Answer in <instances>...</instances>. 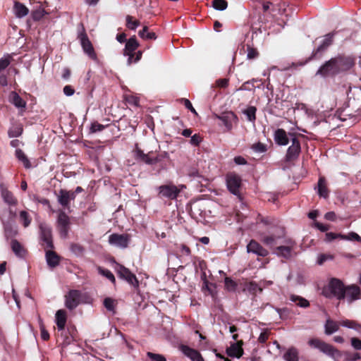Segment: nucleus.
I'll return each instance as SVG.
<instances>
[{
    "label": "nucleus",
    "mask_w": 361,
    "mask_h": 361,
    "mask_svg": "<svg viewBox=\"0 0 361 361\" xmlns=\"http://www.w3.org/2000/svg\"><path fill=\"white\" fill-rule=\"evenodd\" d=\"M355 64L353 58L338 54L326 61L317 71L316 75L323 78L334 77L341 72L350 70Z\"/></svg>",
    "instance_id": "obj_1"
},
{
    "label": "nucleus",
    "mask_w": 361,
    "mask_h": 361,
    "mask_svg": "<svg viewBox=\"0 0 361 361\" xmlns=\"http://www.w3.org/2000/svg\"><path fill=\"white\" fill-rule=\"evenodd\" d=\"M263 13H259L257 16L253 15L250 17L251 29L254 32L259 31L262 32V30H266L267 23H268L276 13L280 12V8L278 6L273 5L270 2H264L262 4Z\"/></svg>",
    "instance_id": "obj_2"
},
{
    "label": "nucleus",
    "mask_w": 361,
    "mask_h": 361,
    "mask_svg": "<svg viewBox=\"0 0 361 361\" xmlns=\"http://www.w3.org/2000/svg\"><path fill=\"white\" fill-rule=\"evenodd\" d=\"M345 285L341 280L331 278L326 286L322 290V294L328 298H336L338 300H344Z\"/></svg>",
    "instance_id": "obj_3"
},
{
    "label": "nucleus",
    "mask_w": 361,
    "mask_h": 361,
    "mask_svg": "<svg viewBox=\"0 0 361 361\" xmlns=\"http://www.w3.org/2000/svg\"><path fill=\"white\" fill-rule=\"evenodd\" d=\"M308 345L313 348L318 349L322 353L326 354L334 360H336L341 355V353L332 345L329 344L317 338L310 339L308 341Z\"/></svg>",
    "instance_id": "obj_4"
},
{
    "label": "nucleus",
    "mask_w": 361,
    "mask_h": 361,
    "mask_svg": "<svg viewBox=\"0 0 361 361\" xmlns=\"http://www.w3.org/2000/svg\"><path fill=\"white\" fill-rule=\"evenodd\" d=\"M334 35V32L326 34L322 43L317 48L313 49L310 56L300 65H305L306 63L312 60H319L322 59L328 48L333 44Z\"/></svg>",
    "instance_id": "obj_5"
},
{
    "label": "nucleus",
    "mask_w": 361,
    "mask_h": 361,
    "mask_svg": "<svg viewBox=\"0 0 361 361\" xmlns=\"http://www.w3.org/2000/svg\"><path fill=\"white\" fill-rule=\"evenodd\" d=\"M80 29L78 30V39L80 40L81 46L84 52L88 55V56L94 60H97V56L93 47L92 42H90L82 23L80 24Z\"/></svg>",
    "instance_id": "obj_6"
},
{
    "label": "nucleus",
    "mask_w": 361,
    "mask_h": 361,
    "mask_svg": "<svg viewBox=\"0 0 361 361\" xmlns=\"http://www.w3.org/2000/svg\"><path fill=\"white\" fill-rule=\"evenodd\" d=\"M226 183L228 191L242 200L240 190L243 184L240 176L234 172H229L226 175Z\"/></svg>",
    "instance_id": "obj_7"
},
{
    "label": "nucleus",
    "mask_w": 361,
    "mask_h": 361,
    "mask_svg": "<svg viewBox=\"0 0 361 361\" xmlns=\"http://www.w3.org/2000/svg\"><path fill=\"white\" fill-rule=\"evenodd\" d=\"M185 188L184 185H180L178 187L172 183L162 185L157 188L158 195L160 197H165L169 200H176Z\"/></svg>",
    "instance_id": "obj_8"
},
{
    "label": "nucleus",
    "mask_w": 361,
    "mask_h": 361,
    "mask_svg": "<svg viewBox=\"0 0 361 361\" xmlns=\"http://www.w3.org/2000/svg\"><path fill=\"white\" fill-rule=\"evenodd\" d=\"M291 145L287 150L285 158H295L300 155L301 151V142L304 140V137L301 134L290 133Z\"/></svg>",
    "instance_id": "obj_9"
},
{
    "label": "nucleus",
    "mask_w": 361,
    "mask_h": 361,
    "mask_svg": "<svg viewBox=\"0 0 361 361\" xmlns=\"http://www.w3.org/2000/svg\"><path fill=\"white\" fill-rule=\"evenodd\" d=\"M115 271L120 279L125 280L135 288L139 286V281L136 276L133 274L129 269L122 264L116 263Z\"/></svg>",
    "instance_id": "obj_10"
},
{
    "label": "nucleus",
    "mask_w": 361,
    "mask_h": 361,
    "mask_svg": "<svg viewBox=\"0 0 361 361\" xmlns=\"http://www.w3.org/2000/svg\"><path fill=\"white\" fill-rule=\"evenodd\" d=\"M82 293L78 290H70L65 295V306L69 310L75 309L82 300Z\"/></svg>",
    "instance_id": "obj_11"
},
{
    "label": "nucleus",
    "mask_w": 361,
    "mask_h": 361,
    "mask_svg": "<svg viewBox=\"0 0 361 361\" xmlns=\"http://www.w3.org/2000/svg\"><path fill=\"white\" fill-rule=\"evenodd\" d=\"M39 238L45 244V248L54 249L52 230L49 225L42 222L39 225Z\"/></svg>",
    "instance_id": "obj_12"
},
{
    "label": "nucleus",
    "mask_w": 361,
    "mask_h": 361,
    "mask_svg": "<svg viewBox=\"0 0 361 361\" xmlns=\"http://www.w3.org/2000/svg\"><path fill=\"white\" fill-rule=\"evenodd\" d=\"M75 200V192L71 190L61 189L57 195L59 204L64 209L70 210L71 201Z\"/></svg>",
    "instance_id": "obj_13"
},
{
    "label": "nucleus",
    "mask_w": 361,
    "mask_h": 361,
    "mask_svg": "<svg viewBox=\"0 0 361 361\" xmlns=\"http://www.w3.org/2000/svg\"><path fill=\"white\" fill-rule=\"evenodd\" d=\"M130 236L128 234L113 233L109 237L110 245L124 249L128 246Z\"/></svg>",
    "instance_id": "obj_14"
},
{
    "label": "nucleus",
    "mask_w": 361,
    "mask_h": 361,
    "mask_svg": "<svg viewBox=\"0 0 361 361\" xmlns=\"http://www.w3.org/2000/svg\"><path fill=\"white\" fill-rule=\"evenodd\" d=\"M139 45V42H137L135 36L131 37L126 41L125 49H123V54L128 56V65H130L133 63L135 51L138 48Z\"/></svg>",
    "instance_id": "obj_15"
},
{
    "label": "nucleus",
    "mask_w": 361,
    "mask_h": 361,
    "mask_svg": "<svg viewBox=\"0 0 361 361\" xmlns=\"http://www.w3.org/2000/svg\"><path fill=\"white\" fill-rule=\"evenodd\" d=\"M343 291L344 300L346 299L349 303H352L353 302L359 300L361 297L360 289L359 286L355 284L347 286H345Z\"/></svg>",
    "instance_id": "obj_16"
},
{
    "label": "nucleus",
    "mask_w": 361,
    "mask_h": 361,
    "mask_svg": "<svg viewBox=\"0 0 361 361\" xmlns=\"http://www.w3.org/2000/svg\"><path fill=\"white\" fill-rule=\"evenodd\" d=\"M286 245L278 246L276 248V254L286 259L291 258L292 251L295 245V243L292 239H287L285 240Z\"/></svg>",
    "instance_id": "obj_17"
},
{
    "label": "nucleus",
    "mask_w": 361,
    "mask_h": 361,
    "mask_svg": "<svg viewBox=\"0 0 361 361\" xmlns=\"http://www.w3.org/2000/svg\"><path fill=\"white\" fill-rule=\"evenodd\" d=\"M216 117L222 122L228 130H231L233 123L238 121L237 116L232 111L224 112L221 115H216Z\"/></svg>",
    "instance_id": "obj_18"
},
{
    "label": "nucleus",
    "mask_w": 361,
    "mask_h": 361,
    "mask_svg": "<svg viewBox=\"0 0 361 361\" xmlns=\"http://www.w3.org/2000/svg\"><path fill=\"white\" fill-rule=\"evenodd\" d=\"M133 153L136 158H154L152 156L153 149L147 144H135Z\"/></svg>",
    "instance_id": "obj_19"
},
{
    "label": "nucleus",
    "mask_w": 361,
    "mask_h": 361,
    "mask_svg": "<svg viewBox=\"0 0 361 361\" xmlns=\"http://www.w3.org/2000/svg\"><path fill=\"white\" fill-rule=\"evenodd\" d=\"M290 133L287 134L286 130L283 128H278L274 132V139L278 145L285 146L287 145L290 141Z\"/></svg>",
    "instance_id": "obj_20"
},
{
    "label": "nucleus",
    "mask_w": 361,
    "mask_h": 361,
    "mask_svg": "<svg viewBox=\"0 0 361 361\" xmlns=\"http://www.w3.org/2000/svg\"><path fill=\"white\" fill-rule=\"evenodd\" d=\"M247 250L248 252H252L261 257H266L269 254V252L265 248L254 240H252L248 243Z\"/></svg>",
    "instance_id": "obj_21"
},
{
    "label": "nucleus",
    "mask_w": 361,
    "mask_h": 361,
    "mask_svg": "<svg viewBox=\"0 0 361 361\" xmlns=\"http://www.w3.org/2000/svg\"><path fill=\"white\" fill-rule=\"evenodd\" d=\"M12 57L10 55L0 59V85L6 86L8 85L7 77L3 71L10 65Z\"/></svg>",
    "instance_id": "obj_22"
},
{
    "label": "nucleus",
    "mask_w": 361,
    "mask_h": 361,
    "mask_svg": "<svg viewBox=\"0 0 361 361\" xmlns=\"http://www.w3.org/2000/svg\"><path fill=\"white\" fill-rule=\"evenodd\" d=\"M182 353L192 361H204L200 353L195 349L185 345L180 346Z\"/></svg>",
    "instance_id": "obj_23"
},
{
    "label": "nucleus",
    "mask_w": 361,
    "mask_h": 361,
    "mask_svg": "<svg viewBox=\"0 0 361 361\" xmlns=\"http://www.w3.org/2000/svg\"><path fill=\"white\" fill-rule=\"evenodd\" d=\"M340 326H341V322H338L330 318H328L324 324L325 334L329 336L334 334L339 330Z\"/></svg>",
    "instance_id": "obj_24"
},
{
    "label": "nucleus",
    "mask_w": 361,
    "mask_h": 361,
    "mask_svg": "<svg viewBox=\"0 0 361 361\" xmlns=\"http://www.w3.org/2000/svg\"><path fill=\"white\" fill-rule=\"evenodd\" d=\"M45 257L49 267L54 268L59 264L60 257L54 251L47 250Z\"/></svg>",
    "instance_id": "obj_25"
},
{
    "label": "nucleus",
    "mask_w": 361,
    "mask_h": 361,
    "mask_svg": "<svg viewBox=\"0 0 361 361\" xmlns=\"http://www.w3.org/2000/svg\"><path fill=\"white\" fill-rule=\"evenodd\" d=\"M226 353L228 356L232 357H240L243 353V350L240 345V342L231 344V346L226 349Z\"/></svg>",
    "instance_id": "obj_26"
},
{
    "label": "nucleus",
    "mask_w": 361,
    "mask_h": 361,
    "mask_svg": "<svg viewBox=\"0 0 361 361\" xmlns=\"http://www.w3.org/2000/svg\"><path fill=\"white\" fill-rule=\"evenodd\" d=\"M66 312L63 310H59L56 312L55 320L59 331H63L66 323Z\"/></svg>",
    "instance_id": "obj_27"
},
{
    "label": "nucleus",
    "mask_w": 361,
    "mask_h": 361,
    "mask_svg": "<svg viewBox=\"0 0 361 361\" xmlns=\"http://www.w3.org/2000/svg\"><path fill=\"white\" fill-rule=\"evenodd\" d=\"M11 246L12 251L18 257L24 258L25 257L26 250L17 240L13 239Z\"/></svg>",
    "instance_id": "obj_28"
},
{
    "label": "nucleus",
    "mask_w": 361,
    "mask_h": 361,
    "mask_svg": "<svg viewBox=\"0 0 361 361\" xmlns=\"http://www.w3.org/2000/svg\"><path fill=\"white\" fill-rule=\"evenodd\" d=\"M13 9L16 16L20 18L27 16L29 13L28 8L19 1H15Z\"/></svg>",
    "instance_id": "obj_29"
},
{
    "label": "nucleus",
    "mask_w": 361,
    "mask_h": 361,
    "mask_svg": "<svg viewBox=\"0 0 361 361\" xmlns=\"http://www.w3.org/2000/svg\"><path fill=\"white\" fill-rule=\"evenodd\" d=\"M318 194L320 197L327 198L329 197V190L326 187V179L324 177H319L318 183Z\"/></svg>",
    "instance_id": "obj_30"
},
{
    "label": "nucleus",
    "mask_w": 361,
    "mask_h": 361,
    "mask_svg": "<svg viewBox=\"0 0 361 361\" xmlns=\"http://www.w3.org/2000/svg\"><path fill=\"white\" fill-rule=\"evenodd\" d=\"M286 361H298L299 360V353L296 348H289L286 353L283 356Z\"/></svg>",
    "instance_id": "obj_31"
},
{
    "label": "nucleus",
    "mask_w": 361,
    "mask_h": 361,
    "mask_svg": "<svg viewBox=\"0 0 361 361\" xmlns=\"http://www.w3.org/2000/svg\"><path fill=\"white\" fill-rule=\"evenodd\" d=\"M291 302H295L297 306L302 308H307L310 306V302L300 295L291 294L289 297Z\"/></svg>",
    "instance_id": "obj_32"
},
{
    "label": "nucleus",
    "mask_w": 361,
    "mask_h": 361,
    "mask_svg": "<svg viewBox=\"0 0 361 361\" xmlns=\"http://www.w3.org/2000/svg\"><path fill=\"white\" fill-rule=\"evenodd\" d=\"M1 197L4 201L8 205L14 206L17 204L16 199L14 197L12 192L7 189L1 190Z\"/></svg>",
    "instance_id": "obj_33"
},
{
    "label": "nucleus",
    "mask_w": 361,
    "mask_h": 361,
    "mask_svg": "<svg viewBox=\"0 0 361 361\" xmlns=\"http://www.w3.org/2000/svg\"><path fill=\"white\" fill-rule=\"evenodd\" d=\"M342 326L355 330L357 333L361 334V324L354 320L345 319L341 321Z\"/></svg>",
    "instance_id": "obj_34"
},
{
    "label": "nucleus",
    "mask_w": 361,
    "mask_h": 361,
    "mask_svg": "<svg viewBox=\"0 0 361 361\" xmlns=\"http://www.w3.org/2000/svg\"><path fill=\"white\" fill-rule=\"evenodd\" d=\"M257 108L254 106H249L247 109L243 111V113L246 116L247 121L254 123L256 121Z\"/></svg>",
    "instance_id": "obj_35"
},
{
    "label": "nucleus",
    "mask_w": 361,
    "mask_h": 361,
    "mask_svg": "<svg viewBox=\"0 0 361 361\" xmlns=\"http://www.w3.org/2000/svg\"><path fill=\"white\" fill-rule=\"evenodd\" d=\"M97 271L99 274L102 276L106 277L107 279H109L113 284H116V279L114 275L112 274V272L107 269H104L102 267H97Z\"/></svg>",
    "instance_id": "obj_36"
},
{
    "label": "nucleus",
    "mask_w": 361,
    "mask_h": 361,
    "mask_svg": "<svg viewBox=\"0 0 361 361\" xmlns=\"http://www.w3.org/2000/svg\"><path fill=\"white\" fill-rule=\"evenodd\" d=\"M245 289L251 294L262 292V288L255 281H250L245 285Z\"/></svg>",
    "instance_id": "obj_37"
},
{
    "label": "nucleus",
    "mask_w": 361,
    "mask_h": 361,
    "mask_svg": "<svg viewBox=\"0 0 361 361\" xmlns=\"http://www.w3.org/2000/svg\"><path fill=\"white\" fill-rule=\"evenodd\" d=\"M23 131V126L20 124L13 126L8 132L10 137H17L22 135Z\"/></svg>",
    "instance_id": "obj_38"
},
{
    "label": "nucleus",
    "mask_w": 361,
    "mask_h": 361,
    "mask_svg": "<svg viewBox=\"0 0 361 361\" xmlns=\"http://www.w3.org/2000/svg\"><path fill=\"white\" fill-rule=\"evenodd\" d=\"M139 36L142 39H156L157 35L154 32H149L148 27L145 26L142 30L139 31Z\"/></svg>",
    "instance_id": "obj_39"
},
{
    "label": "nucleus",
    "mask_w": 361,
    "mask_h": 361,
    "mask_svg": "<svg viewBox=\"0 0 361 361\" xmlns=\"http://www.w3.org/2000/svg\"><path fill=\"white\" fill-rule=\"evenodd\" d=\"M57 224L63 226H69L70 225L69 217L63 211H61L59 214Z\"/></svg>",
    "instance_id": "obj_40"
},
{
    "label": "nucleus",
    "mask_w": 361,
    "mask_h": 361,
    "mask_svg": "<svg viewBox=\"0 0 361 361\" xmlns=\"http://www.w3.org/2000/svg\"><path fill=\"white\" fill-rule=\"evenodd\" d=\"M259 81L258 79L252 78V80L245 82L238 89V90L254 91L255 89V83Z\"/></svg>",
    "instance_id": "obj_41"
},
{
    "label": "nucleus",
    "mask_w": 361,
    "mask_h": 361,
    "mask_svg": "<svg viewBox=\"0 0 361 361\" xmlns=\"http://www.w3.org/2000/svg\"><path fill=\"white\" fill-rule=\"evenodd\" d=\"M212 6L217 11H224L228 7V2L226 0H213L212 1Z\"/></svg>",
    "instance_id": "obj_42"
},
{
    "label": "nucleus",
    "mask_w": 361,
    "mask_h": 361,
    "mask_svg": "<svg viewBox=\"0 0 361 361\" xmlns=\"http://www.w3.org/2000/svg\"><path fill=\"white\" fill-rule=\"evenodd\" d=\"M126 19V25L130 30H135L140 24V22L138 20H133V17L130 15H127Z\"/></svg>",
    "instance_id": "obj_43"
},
{
    "label": "nucleus",
    "mask_w": 361,
    "mask_h": 361,
    "mask_svg": "<svg viewBox=\"0 0 361 361\" xmlns=\"http://www.w3.org/2000/svg\"><path fill=\"white\" fill-rule=\"evenodd\" d=\"M183 173L190 177H200L199 171L196 166H186L183 169Z\"/></svg>",
    "instance_id": "obj_44"
},
{
    "label": "nucleus",
    "mask_w": 361,
    "mask_h": 361,
    "mask_svg": "<svg viewBox=\"0 0 361 361\" xmlns=\"http://www.w3.org/2000/svg\"><path fill=\"white\" fill-rule=\"evenodd\" d=\"M19 216L25 228L30 226L32 219L26 211H21L19 214Z\"/></svg>",
    "instance_id": "obj_45"
},
{
    "label": "nucleus",
    "mask_w": 361,
    "mask_h": 361,
    "mask_svg": "<svg viewBox=\"0 0 361 361\" xmlns=\"http://www.w3.org/2000/svg\"><path fill=\"white\" fill-rule=\"evenodd\" d=\"M251 149L255 153H264L267 151V145L261 142H258L252 145Z\"/></svg>",
    "instance_id": "obj_46"
},
{
    "label": "nucleus",
    "mask_w": 361,
    "mask_h": 361,
    "mask_svg": "<svg viewBox=\"0 0 361 361\" xmlns=\"http://www.w3.org/2000/svg\"><path fill=\"white\" fill-rule=\"evenodd\" d=\"M247 58L250 60L257 59L259 54L256 48L249 44H247Z\"/></svg>",
    "instance_id": "obj_47"
},
{
    "label": "nucleus",
    "mask_w": 361,
    "mask_h": 361,
    "mask_svg": "<svg viewBox=\"0 0 361 361\" xmlns=\"http://www.w3.org/2000/svg\"><path fill=\"white\" fill-rule=\"evenodd\" d=\"M71 250L76 256H82L85 252V248L79 244L73 243L71 245Z\"/></svg>",
    "instance_id": "obj_48"
},
{
    "label": "nucleus",
    "mask_w": 361,
    "mask_h": 361,
    "mask_svg": "<svg viewBox=\"0 0 361 361\" xmlns=\"http://www.w3.org/2000/svg\"><path fill=\"white\" fill-rule=\"evenodd\" d=\"M4 233L6 238H13L17 235L18 231L11 226H6L4 229Z\"/></svg>",
    "instance_id": "obj_49"
},
{
    "label": "nucleus",
    "mask_w": 361,
    "mask_h": 361,
    "mask_svg": "<svg viewBox=\"0 0 361 361\" xmlns=\"http://www.w3.org/2000/svg\"><path fill=\"white\" fill-rule=\"evenodd\" d=\"M341 240H355L357 242L361 241V237L355 232H350L348 235L343 234V236H341Z\"/></svg>",
    "instance_id": "obj_50"
},
{
    "label": "nucleus",
    "mask_w": 361,
    "mask_h": 361,
    "mask_svg": "<svg viewBox=\"0 0 361 361\" xmlns=\"http://www.w3.org/2000/svg\"><path fill=\"white\" fill-rule=\"evenodd\" d=\"M345 361H357L361 358L360 354L358 353H352L348 351L343 353Z\"/></svg>",
    "instance_id": "obj_51"
},
{
    "label": "nucleus",
    "mask_w": 361,
    "mask_h": 361,
    "mask_svg": "<svg viewBox=\"0 0 361 361\" xmlns=\"http://www.w3.org/2000/svg\"><path fill=\"white\" fill-rule=\"evenodd\" d=\"M115 300L111 298H106L104 300L103 305L105 308L110 312H114L115 309Z\"/></svg>",
    "instance_id": "obj_52"
},
{
    "label": "nucleus",
    "mask_w": 361,
    "mask_h": 361,
    "mask_svg": "<svg viewBox=\"0 0 361 361\" xmlns=\"http://www.w3.org/2000/svg\"><path fill=\"white\" fill-rule=\"evenodd\" d=\"M225 288L228 291H234L236 289L237 283L229 277H226L225 280Z\"/></svg>",
    "instance_id": "obj_53"
},
{
    "label": "nucleus",
    "mask_w": 361,
    "mask_h": 361,
    "mask_svg": "<svg viewBox=\"0 0 361 361\" xmlns=\"http://www.w3.org/2000/svg\"><path fill=\"white\" fill-rule=\"evenodd\" d=\"M13 104L16 107H25V101L16 92H14L13 95Z\"/></svg>",
    "instance_id": "obj_54"
},
{
    "label": "nucleus",
    "mask_w": 361,
    "mask_h": 361,
    "mask_svg": "<svg viewBox=\"0 0 361 361\" xmlns=\"http://www.w3.org/2000/svg\"><path fill=\"white\" fill-rule=\"evenodd\" d=\"M147 356L152 361H166V357L161 354L154 353L152 352H147Z\"/></svg>",
    "instance_id": "obj_55"
},
{
    "label": "nucleus",
    "mask_w": 361,
    "mask_h": 361,
    "mask_svg": "<svg viewBox=\"0 0 361 361\" xmlns=\"http://www.w3.org/2000/svg\"><path fill=\"white\" fill-rule=\"evenodd\" d=\"M341 236H343V234L341 233H335L332 232L326 233L325 235V241L326 242H331L335 239L340 238Z\"/></svg>",
    "instance_id": "obj_56"
},
{
    "label": "nucleus",
    "mask_w": 361,
    "mask_h": 361,
    "mask_svg": "<svg viewBox=\"0 0 361 361\" xmlns=\"http://www.w3.org/2000/svg\"><path fill=\"white\" fill-rule=\"evenodd\" d=\"M181 101L187 109L190 111L195 115H197L196 110L193 108V106L189 99L183 98L181 99Z\"/></svg>",
    "instance_id": "obj_57"
},
{
    "label": "nucleus",
    "mask_w": 361,
    "mask_h": 361,
    "mask_svg": "<svg viewBox=\"0 0 361 361\" xmlns=\"http://www.w3.org/2000/svg\"><path fill=\"white\" fill-rule=\"evenodd\" d=\"M105 128L104 125H102L97 122L92 123L90 131L91 133H97L103 130Z\"/></svg>",
    "instance_id": "obj_58"
},
{
    "label": "nucleus",
    "mask_w": 361,
    "mask_h": 361,
    "mask_svg": "<svg viewBox=\"0 0 361 361\" xmlns=\"http://www.w3.org/2000/svg\"><path fill=\"white\" fill-rule=\"evenodd\" d=\"M350 343H351L352 347L355 350H361V340L360 339L355 338V337L351 338Z\"/></svg>",
    "instance_id": "obj_59"
},
{
    "label": "nucleus",
    "mask_w": 361,
    "mask_h": 361,
    "mask_svg": "<svg viewBox=\"0 0 361 361\" xmlns=\"http://www.w3.org/2000/svg\"><path fill=\"white\" fill-rule=\"evenodd\" d=\"M202 140V138L199 134H195L191 136L190 143L195 146H198Z\"/></svg>",
    "instance_id": "obj_60"
},
{
    "label": "nucleus",
    "mask_w": 361,
    "mask_h": 361,
    "mask_svg": "<svg viewBox=\"0 0 361 361\" xmlns=\"http://www.w3.org/2000/svg\"><path fill=\"white\" fill-rule=\"evenodd\" d=\"M58 228L60 235L63 238H66L68 234L69 226H58Z\"/></svg>",
    "instance_id": "obj_61"
},
{
    "label": "nucleus",
    "mask_w": 361,
    "mask_h": 361,
    "mask_svg": "<svg viewBox=\"0 0 361 361\" xmlns=\"http://www.w3.org/2000/svg\"><path fill=\"white\" fill-rule=\"evenodd\" d=\"M228 78H221L216 80V84L219 87L225 88L228 85Z\"/></svg>",
    "instance_id": "obj_62"
},
{
    "label": "nucleus",
    "mask_w": 361,
    "mask_h": 361,
    "mask_svg": "<svg viewBox=\"0 0 361 361\" xmlns=\"http://www.w3.org/2000/svg\"><path fill=\"white\" fill-rule=\"evenodd\" d=\"M269 333L268 331H264L261 332V334L258 338V341L261 343H266V341L269 338Z\"/></svg>",
    "instance_id": "obj_63"
},
{
    "label": "nucleus",
    "mask_w": 361,
    "mask_h": 361,
    "mask_svg": "<svg viewBox=\"0 0 361 361\" xmlns=\"http://www.w3.org/2000/svg\"><path fill=\"white\" fill-rule=\"evenodd\" d=\"M40 330H41V338L44 341H47L49 339V332L45 329L43 324L40 325Z\"/></svg>",
    "instance_id": "obj_64"
}]
</instances>
